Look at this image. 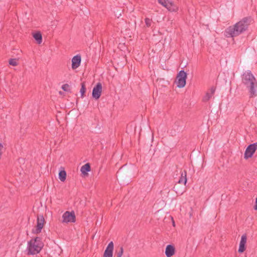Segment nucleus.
Segmentation results:
<instances>
[{
    "label": "nucleus",
    "mask_w": 257,
    "mask_h": 257,
    "mask_svg": "<svg viewBox=\"0 0 257 257\" xmlns=\"http://www.w3.org/2000/svg\"><path fill=\"white\" fill-rule=\"evenodd\" d=\"M249 24V19L244 18L232 26L228 27L224 32L226 37H234L245 31Z\"/></svg>",
    "instance_id": "1"
},
{
    "label": "nucleus",
    "mask_w": 257,
    "mask_h": 257,
    "mask_svg": "<svg viewBox=\"0 0 257 257\" xmlns=\"http://www.w3.org/2000/svg\"><path fill=\"white\" fill-rule=\"evenodd\" d=\"M242 82L248 90L250 98L256 95L257 81L250 71L248 70L243 73L242 75Z\"/></svg>",
    "instance_id": "2"
},
{
    "label": "nucleus",
    "mask_w": 257,
    "mask_h": 257,
    "mask_svg": "<svg viewBox=\"0 0 257 257\" xmlns=\"http://www.w3.org/2000/svg\"><path fill=\"white\" fill-rule=\"evenodd\" d=\"M44 244L40 237H36L32 239L28 242V254H36L40 252Z\"/></svg>",
    "instance_id": "3"
},
{
    "label": "nucleus",
    "mask_w": 257,
    "mask_h": 257,
    "mask_svg": "<svg viewBox=\"0 0 257 257\" xmlns=\"http://www.w3.org/2000/svg\"><path fill=\"white\" fill-rule=\"evenodd\" d=\"M187 74L184 70H181L178 73L175 83L179 88L184 87L186 83Z\"/></svg>",
    "instance_id": "4"
},
{
    "label": "nucleus",
    "mask_w": 257,
    "mask_h": 257,
    "mask_svg": "<svg viewBox=\"0 0 257 257\" xmlns=\"http://www.w3.org/2000/svg\"><path fill=\"white\" fill-rule=\"evenodd\" d=\"M256 150L257 142L249 145L245 149L244 158L246 160L251 158Z\"/></svg>",
    "instance_id": "5"
},
{
    "label": "nucleus",
    "mask_w": 257,
    "mask_h": 257,
    "mask_svg": "<svg viewBox=\"0 0 257 257\" xmlns=\"http://www.w3.org/2000/svg\"><path fill=\"white\" fill-rule=\"evenodd\" d=\"M76 220L75 214L74 211H66L62 215L63 223L75 222Z\"/></svg>",
    "instance_id": "6"
},
{
    "label": "nucleus",
    "mask_w": 257,
    "mask_h": 257,
    "mask_svg": "<svg viewBox=\"0 0 257 257\" xmlns=\"http://www.w3.org/2000/svg\"><path fill=\"white\" fill-rule=\"evenodd\" d=\"M45 219L43 215L38 216L36 229L33 230V233L38 234L41 232L44 226Z\"/></svg>",
    "instance_id": "7"
},
{
    "label": "nucleus",
    "mask_w": 257,
    "mask_h": 257,
    "mask_svg": "<svg viewBox=\"0 0 257 257\" xmlns=\"http://www.w3.org/2000/svg\"><path fill=\"white\" fill-rule=\"evenodd\" d=\"M102 90V84L100 82H98L93 87L92 90V95L93 98L96 100L98 99L101 94Z\"/></svg>",
    "instance_id": "8"
},
{
    "label": "nucleus",
    "mask_w": 257,
    "mask_h": 257,
    "mask_svg": "<svg viewBox=\"0 0 257 257\" xmlns=\"http://www.w3.org/2000/svg\"><path fill=\"white\" fill-rule=\"evenodd\" d=\"M215 90V87H211L206 92L205 94L203 97L202 101L204 102L208 101L214 95Z\"/></svg>",
    "instance_id": "9"
},
{
    "label": "nucleus",
    "mask_w": 257,
    "mask_h": 257,
    "mask_svg": "<svg viewBox=\"0 0 257 257\" xmlns=\"http://www.w3.org/2000/svg\"><path fill=\"white\" fill-rule=\"evenodd\" d=\"M72 61V69L73 70L76 69L78 68L81 63V57L79 54L74 56L71 60Z\"/></svg>",
    "instance_id": "10"
},
{
    "label": "nucleus",
    "mask_w": 257,
    "mask_h": 257,
    "mask_svg": "<svg viewBox=\"0 0 257 257\" xmlns=\"http://www.w3.org/2000/svg\"><path fill=\"white\" fill-rule=\"evenodd\" d=\"M113 248V243L112 241H110L104 252L103 257H112Z\"/></svg>",
    "instance_id": "11"
},
{
    "label": "nucleus",
    "mask_w": 257,
    "mask_h": 257,
    "mask_svg": "<svg viewBox=\"0 0 257 257\" xmlns=\"http://www.w3.org/2000/svg\"><path fill=\"white\" fill-rule=\"evenodd\" d=\"M247 241V237L245 234H243L241 237L238 252L242 253L246 249L245 244Z\"/></svg>",
    "instance_id": "12"
},
{
    "label": "nucleus",
    "mask_w": 257,
    "mask_h": 257,
    "mask_svg": "<svg viewBox=\"0 0 257 257\" xmlns=\"http://www.w3.org/2000/svg\"><path fill=\"white\" fill-rule=\"evenodd\" d=\"M165 8L171 12H176L179 10L178 7L171 0L169 1Z\"/></svg>",
    "instance_id": "13"
},
{
    "label": "nucleus",
    "mask_w": 257,
    "mask_h": 257,
    "mask_svg": "<svg viewBox=\"0 0 257 257\" xmlns=\"http://www.w3.org/2000/svg\"><path fill=\"white\" fill-rule=\"evenodd\" d=\"M175 253V248L172 244L168 245L165 249V254L167 257H171Z\"/></svg>",
    "instance_id": "14"
},
{
    "label": "nucleus",
    "mask_w": 257,
    "mask_h": 257,
    "mask_svg": "<svg viewBox=\"0 0 257 257\" xmlns=\"http://www.w3.org/2000/svg\"><path fill=\"white\" fill-rule=\"evenodd\" d=\"M187 172L184 170L181 173V176L178 182L179 184L183 183L185 185L187 183Z\"/></svg>",
    "instance_id": "15"
},
{
    "label": "nucleus",
    "mask_w": 257,
    "mask_h": 257,
    "mask_svg": "<svg viewBox=\"0 0 257 257\" xmlns=\"http://www.w3.org/2000/svg\"><path fill=\"white\" fill-rule=\"evenodd\" d=\"M80 171L82 174H86L87 172L90 171V166L89 164L87 163L83 165L80 169Z\"/></svg>",
    "instance_id": "16"
},
{
    "label": "nucleus",
    "mask_w": 257,
    "mask_h": 257,
    "mask_svg": "<svg viewBox=\"0 0 257 257\" xmlns=\"http://www.w3.org/2000/svg\"><path fill=\"white\" fill-rule=\"evenodd\" d=\"M33 37L37 41L38 44H41L42 42V36L40 32H36L33 34Z\"/></svg>",
    "instance_id": "17"
},
{
    "label": "nucleus",
    "mask_w": 257,
    "mask_h": 257,
    "mask_svg": "<svg viewBox=\"0 0 257 257\" xmlns=\"http://www.w3.org/2000/svg\"><path fill=\"white\" fill-rule=\"evenodd\" d=\"M59 179L62 182L65 181L66 179V172L65 170H61L59 172Z\"/></svg>",
    "instance_id": "18"
},
{
    "label": "nucleus",
    "mask_w": 257,
    "mask_h": 257,
    "mask_svg": "<svg viewBox=\"0 0 257 257\" xmlns=\"http://www.w3.org/2000/svg\"><path fill=\"white\" fill-rule=\"evenodd\" d=\"M81 87L80 90V92L81 93V97L82 98L84 97V93H85V91H86V88H85V85L84 82L81 83Z\"/></svg>",
    "instance_id": "19"
},
{
    "label": "nucleus",
    "mask_w": 257,
    "mask_h": 257,
    "mask_svg": "<svg viewBox=\"0 0 257 257\" xmlns=\"http://www.w3.org/2000/svg\"><path fill=\"white\" fill-rule=\"evenodd\" d=\"M9 64L13 66H17L18 64V60L16 59H11L9 60Z\"/></svg>",
    "instance_id": "20"
},
{
    "label": "nucleus",
    "mask_w": 257,
    "mask_h": 257,
    "mask_svg": "<svg viewBox=\"0 0 257 257\" xmlns=\"http://www.w3.org/2000/svg\"><path fill=\"white\" fill-rule=\"evenodd\" d=\"M170 0H158V3L164 7H166Z\"/></svg>",
    "instance_id": "21"
},
{
    "label": "nucleus",
    "mask_w": 257,
    "mask_h": 257,
    "mask_svg": "<svg viewBox=\"0 0 257 257\" xmlns=\"http://www.w3.org/2000/svg\"><path fill=\"white\" fill-rule=\"evenodd\" d=\"M123 253V248L122 246L119 247V250L116 253V257H121Z\"/></svg>",
    "instance_id": "22"
},
{
    "label": "nucleus",
    "mask_w": 257,
    "mask_h": 257,
    "mask_svg": "<svg viewBox=\"0 0 257 257\" xmlns=\"http://www.w3.org/2000/svg\"><path fill=\"white\" fill-rule=\"evenodd\" d=\"M145 24H146V25L148 27H149L151 26V24H152V20L149 19V18H146L145 19Z\"/></svg>",
    "instance_id": "23"
},
{
    "label": "nucleus",
    "mask_w": 257,
    "mask_h": 257,
    "mask_svg": "<svg viewBox=\"0 0 257 257\" xmlns=\"http://www.w3.org/2000/svg\"><path fill=\"white\" fill-rule=\"evenodd\" d=\"M5 150L4 146L2 143H0V159Z\"/></svg>",
    "instance_id": "24"
},
{
    "label": "nucleus",
    "mask_w": 257,
    "mask_h": 257,
    "mask_svg": "<svg viewBox=\"0 0 257 257\" xmlns=\"http://www.w3.org/2000/svg\"><path fill=\"white\" fill-rule=\"evenodd\" d=\"M68 86H69V85L68 84H64V85H62V88L63 90L66 91L67 90L66 87H68Z\"/></svg>",
    "instance_id": "25"
},
{
    "label": "nucleus",
    "mask_w": 257,
    "mask_h": 257,
    "mask_svg": "<svg viewBox=\"0 0 257 257\" xmlns=\"http://www.w3.org/2000/svg\"><path fill=\"white\" fill-rule=\"evenodd\" d=\"M254 209L255 210H257V197L255 199V205L254 206Z\"/></svg>",
    "instance_id": "26"
}]
</instances>
